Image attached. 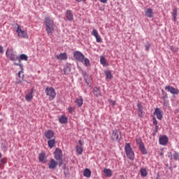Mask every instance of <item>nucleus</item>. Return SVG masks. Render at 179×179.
I'll list each match as a JSON object with an SVG mask.
<instances>
[{
  "label": "nucleus",
  "instance_id": "1",
  "mask_svg": "<svg viewBox=\"0 0 179 179\" xmlns=\"http://www.w3.org/2000/svg\"><path fill=\"white\" fill-rule=\"evenodd\" d=\"M45 31L48 36H52L55 30V24L50 17H45Z\"/></svg>",
  "mask_w": 179,
  "mask_h": 179
},
{
  "label": "nucleus",
  "instance_id": "2",
  "mask_svg": "<svg viewBox=\"0 0 179 179\" xmlns=\"http://www.w3.org/2000/svg\"><path fill=\"white\" fill-rule=\"evenodd\" d=\"M124 150L128 159H130V160H134V159H135V152H134L129 143H126Z\"/></svg>",
  "mask_w": 179,
  "mask_h": 179
},
{
  "label": "nucleus",
  "instance_id": "3",
  "mask_svg": "<svg viewBox=\"0 0 179 179\" xmlns=\"http://www.w3.org/2000/svg\"><path fill=\"white\" fill-rule=\"evenodd\" d=\"M6 56L9 58L10 61H17L18 57L16 55V52L13 51V48H8L6 52Z\"/></svg>",
  "mask_w": 179,
  "mask_h": 179
},
{
  "label": "nucleus",
  "instance_id": "4",
  "mask_svg": "<svg viewBox=\"0 0 179 179\" xmlns=\"http://www.w3.org/2000/svg\"><path fill=\"white\" fill-rule=\"evenodd\" d=\"M45 93L47 96H49V100L52 101L54 100L55 97L57 96V93L55 92V90L52 87H46Z\"/></svg>",
  "mask_w": 179,
  "mask_h": 179
},
{
  "label": "nucleus",
  "instance_id": "5",
  "mask_svg": "<svg viewBox=\"0 0 179 179\" xmlns=\"http://www.w3.org/2000/svg\"><path fill=\"white\" fill-rule=\"evenodd\" d=\"M17 36H18V37H20V38H29V35L27 34V31L22 30V29L20 26H17Z\"/></svg>",
  "mask_w": 179,
  "mask_h": 179
},
{
  "label": "nucleus",
  "instance_id": "6",
  "mask_svg": "<svg viewBox=\"0 0 179 179\" xmlns=\"http://www.w3.org/2000/svg\"><path fill=\"white\" fill-rule=\"evenodd\" d=\"M111 139L116 142H118L121 139V131L120 129H115L112 132Z\"/></svg>",
  "mask_w": 179,
  "mask_h": 179
},
{
  "label": "nucleus",
  "instance_id": "7",
  "mask_svg": "<svg viewBox=\"0 0 179 179\" xmlns=\"http://www.w3.org/2000/svg\"><path fill=\"white\" fill-rule=\"evenodd\" d=\"M73 57L75 59H76L79 62H83V60L85 59V55L81 53L80 51L74 52Z\"/></svg>",
  "mask_w": 179,
  "mask_h": 179
},
{
  "label": "nucleus",
  "instance_id": "8",
  "mask_svg": "<svg viewBox=\"0 0 179 179\" xmlns=\"http://www.w3.org/2000/svg\"><path fill=\"white\" fill-rule=\"evenodd\" d=\"M165 90H167V92H169V93H171V94H178V93H179L178 89H176L170 85L166 86Z\"/></svg>",
  "mask_w": 179,
  "mask_h": 179
},
{
  "label": "nucleus",
  "instance_id": "9",
  "mask_svg": "<svg viewBox=\"0 0 179 179\" xmlns=\"http://www.w3.org/2000/svg\"><path fill=\"white\" fill-rule=\"evenodd\" d=\"M154 115H156L157 120H162L163 119V111L159 108H156L154 111Z\"/></svg>",
  "mask_w": 179,
  "mask_h": 179
},
{
  "label": "nucleus",
  "instance_id": "10",
  "mask_svg": "<svg viewBox=\"0 0 179 179\" xmlns=\"http://www.w3.org/2000/svg\"><path fill=\"white\" fill-rule=\"evenodd\" d=\"M159 145H162V146H166L167 143H169V138L167 136H162L159 138Z\"/></svg>",
  "mask_w": 179,
  "mask_h": 179
},
{
  "label": "nucleus",
  "instance_id": "11",
  "mask_svg": "<svg viewBox=\"0 0 179 179\" xmlns=\"http://www.w3.org/2000/svg\"><path fill=\"white\" fill-rule=\"evenodd\" d=\"M57 166H58V162L54 160V159H50V161L48 163V167L50 170H55Z\"/></svg>",
  "mask_w": 179,
  "mask_h": 179
},
{
  "label": "nucleus",
  "instance_id": "12",
  "mask_svg": "<svg viewBox=\"0 0 179 179\" xmlns=\"http://www.w3.org/2000/svg\"><path fill=\"white\" fill-rule=\"evenodd\" d=\"M56 160H62V150L56 149L54 152Z\"/></svg>",
  "mask_w": 179,
  "mask_h": 179
},
{
  "label": "nucleus",
  "instance_id": "13",
  "mask_svg": "<svg viewBox=\"0 0 179 179\" xmlns=\"http://www.w3.org/2000/svg\"><path fill=\"white\" fill-rule=\"evenodd\" d=\"M155 15V13L153 12V10H152V8H147L145 10V15L146 16V17H149L150 19H151L152 17H153Z\"/></svg>",
  "mask_w": 179,
  "mask_h": 179
},
{
  "label": "nucleus",
  "instance_id": "14",
  "mask_svg": "<svg viewBox=\"0 0 179 179\" xmlns=\"http://www.w3.org/2000/svg\"><path fill=\"white\" fill-rule=\"evenodd\" d=\"M92 36H94L96 40V43H101V37L99 35V32L96 29H93L92 32Z\"/></svg>",
  "mask_w": 179,
  "mask_h": 179
},
{
  "label": "nucleus",
  "instance_id": "15",
  "mask_svg": "<svg viewBox=\"0 0 179 179\" xmlns=\"http://www.w3.org/2000/svg\"><path fill=\"white\" fill-rule=\"evenodd\" d=\"M56 57L57 59H59V61H64L65 59H68V55L65 52L57 55Z\"/></svg>",
  "mask_w": 179,
  "mask_h": 179
},
{
  "label": "nucleus",
  "instance_id": "16",
  "mask_svg": "<svg viewBox=\"0 0 179 179\" xmlns=\"http://www.w3.org/2000/svg\"><path fill=\"white\" fill-rule=\"evenodd\" d=\"M66 17L69 22H72L73 20V14L72 13V11L70 10H67L66 12Z\"/></svg>",
  "mask_w": 179,
  "mask_h": 179
},
{
  "label": "nucleus",
  "instance_id": "17",
  "mask_svg": "<svg viewBox=\"0 0 179 179\" xmlns=\"http://www.w3.org/2000/svg\"><path fill=\"white\" fill-rule=\"evenodd\" d=\"M33 93H34V90H31V91L25 96V100L27 101H31L33 100Z\"/></svg>",
  "mask_w": 179,
  "mask_h": 179
},
{
  "label": "nucleus",
  "instance_id": "18",
  "mask_svg": "<svg viewBox=\"0 0 179 179\" xmlns=\"http://www.w3.org/2000/svg\"><path fill=\"white\" fill-rule=\"evenodd\" d=\"M39 162L41 163H47V157H45V152H41L39 155Z\"/></svg>",
  "mask_w": 179,
  "mask_h": 179
},
{
  "label": "nucleus",
  "instance_id": "19",
  "mask_svg": "<svg viewBox=\"0 0 179 179\" xmlns=\"http://www.w3.org/2000/svg\"><path fill=\"white\" fill-rule=\"evenodd\" d=\"M103 173L105 177H112L113 176V171L111 169H108L107 168L103 169Z\"/></svg>",
  "mask_w": 179,
  "mask_h": 179
},
{
  "label": "nucleus",
  "instance_id": "20",
  "mask_svg": "<svg viewBox=\"0 0 179 179\" xmlns=\"http://www.w3.org/2000/svg\"><path fill=\"white\" fill-rule=\"evenodd\" d=\"M45 136L47 139H51L54 138V132L51 130H48L45 132Z\"/></svg>",
  "mask_w": 179,
  "mask_h": 179
},
{
  "label": "nucleus",
  "instance_id": "21",
  "mask_svg": "<svg viewBox=\"0 0 179 179\" xmlns=\"http://www.w3.org/2000/svg\"><path fill=\"white\" fill-rule=\"evenodd\" d=\"M63 72L64 75H69L71 73V66L68 64L64 65Z\"/></svg>",
  "mask_w": 179,
  "mask_h": 179
},
{
  "label": "nucleus",
  "instance_id": "22",
  "mask_svg": "<svg viewBox=\"0 0 179 179\" xmlns=\"http://www.w3.org/2000/svg\"><path fill=\"white\" fill-rule=\"evenodd\" d=\"M140 173L141 177H147L148 176V170L146 168L143 167L140 169Z\"/></svg>",
  "mask_w": 179,
  "mask_h": 179
},
{
  "label": "nucleus",
  "instance_id": "23",
  "mask_svg": "<svg viewBox=\"0 0 179 179\" xmlns=\"http://www.w3.org/2000/svg\"><path fill=\"white\" fill-rule=\"evenodd\" d=\"M28 59H29V57H27V55H26L24 54H22L18 57L17 61H19V62H20L21 61H28Z\"/></svg>",
  "mask_w": 179,
  "mask_h": 179
},
{
  "label": "nucleus",
  "instance_id": "24",
  "mask_svg": "<svg viewBox=\"0 0 179 179\" xmlns=\"http://www.w3.org/2000/svg\"><path fill=\"white\" fill-rule=\"evenodd\" d=\"M100 63L103 66H108V63L107 62V60L106 58L103 57V56L100 57Z\"/></svg>",
  "mask_w": 179,
  "mask_h": 179
},
{
  "label": "nucleus",
  "instance_id": "25",
  "mask_svg": "<svg viewBox=\"0 0 179 179\" xmlns=\"http://www.w3.org/2000/svg\"><path fill=\"white\" fill-rule=\"evenodd\" d=\"M93 93H94V96H96V97H99V96H101V92L100 91V89H99L96 87H95L93 89Z\"/></svg>",
  "mask_w": 179,
  "mask_h": 179
},
{
  "label": "nucleus",
  "instance_id": "26",
  "mask_svg": "<svg viewBox=\"0 0 179 179\" xmlns=\"http://www.w3.org/2000/svg\"><path fill=\"white\" fill-rule=\"evenodd\" d=\"M75 103L76 104H77L78 107H82V106L83 105V99H82V97H80L75 101Z\"/></svg>",
  "mask_w": 179,
  "mask_h": 179
},
{
  "label": "nucleus",
  "instance_id": "27",
  "mask_svg": "<svg viewBox=\"0 0 179 179\" xmlns=\"http://www.w3.org/2000/svg\"><path fill=\"white\" fill-rule=\"evenodd\" d=\"M83 176L89 178L92 176V171H90L89 169H86L84 170Z\"/></svg>",
  "mask_w": 179,
  "mask_h": 179
},
{
  "label": "nucleus",
  "instance_id": "28",
  "mask_svg": "<svg viewBox=\"0 0 179 179\" xmlns=\"http://www.w3.org/2000/svg\"><path fill=\"white\" fill-rule=\"evenodd\" d=\"M48 145L50 149L55 146V139H51L48 141Z\"/></svg>",
  "mask_w": 179,
  "mask_h": 179
},
{
  "label": "nucleus",
  "instance_id": "29",
  "mask_svg": "<svg viewBox=\"0 0 179 179\" xmlns=\"http://www.w3.org/2000/svg\"><path fill=\"white\" fill-rule=\"evenodd\" d=\"M139 150L143 155H147L148 151L146 150V148H145V145L143 144V145H140Z\"/></svg>",
  "mask_w": 179,
  "mask_h": 179
},
{
  "label": "nucleus",
  "instance_id": "30",
  "mask_svg": "<svg viewBox=\"0 0 179 179\" xmlns=\"http://www.w3.org/2000/svg\"><path fill=\"white\" fill-rule=\"evenodd\" d=\"M76 149L78 155H82L83 153V147L82 145H77Z\"/></svg>",
  "mask_w": 179,
  "mask_h": 179
},
{
  "label": "nucleus",
  "instance_id": "31",
  "mask_svg": "<svg viewBox=\"0 0 179 179\" xmlns=\"http://www.w3.org/2000/svg\"><path fill=\"white\" fill-rule=\"evenodd\" d=\"M59 122L61 124H66V122H68V118L65 116H61L59 118Z\"/></svg>",
  "mask_w": 179,
  "mask_h": 179
},
{
  "label": "nucleus",
  "instance_id": "32",
  "mask_svg": "<svg viewBox=\"0 0 179 179\" xmlns=\"http://www.w3.org/2000/svg\"><path fill=\"white\" fill-rule=\"evenodd\" d=\"M105 75H106V79H113V75L111 74V71H105Z\"/></svg>",
  "mask_w": 179,
  "mask_h": 179
},
{
  "label": "nucleus",
  "instance_id": "33",
  "mask_svg": "<svg viewBox=\"0 0 179 179\" xmlns=\"http://www.w3.org/2000/svg\"><path fill=\"white\" fill-rule=\"evenodd\" d=\"M137 108L138 110V113H140L141 114H142V111H143V107H142V103H141V102H138L137 103Z\"/></svg>",
  "mask_w": 179,
  "mask_h": 179
},
{
  "label": "nucleus",
  "instance_id": "34",
  "mask_svg": "<svg viewBox=\"0 0 179 179\" xmlns=\"http://www.w3.org/2000/svg\"><path fill=\"white\" fill-rule=\"evenodd\" d=\"M83 61H84V64H85V66H90V60H89V59H87V58L85 59V57H84Z\"/></svg>",
  "mask_w": 179,
  "mask_h": 179
},
{
  "label": "nucleus",
  "instance_id": "35",
  "mask_svg": "<svg viewBox=\"0 0 179 179\" xmlns=\"http://www.w3.org/2000/svg\"><path fill=\"white\" fill-rule=\"evenodd\" d=\"M162 94H163V96H162V99L164 100V101H166V99H167V93H166V92H164V90H162Z\"/></svg>",
  "mask_w": 179,
  "mask_h": 179
},
{
  "label": "nucleus",
  "instance_id": "36",
  "mask_svg": "<svg viewBox=\"0 0 179 179\" xmlns=\"http://www.w3.org/2000/svg\"><path fill=\"white\" fill-rule=\"evenodd\" d=\"M173 159H174V160H178V159H179V153L177 152V151L174 152Z\"/></svg>",
  "mask_w": 179,
  "mask_h": 179
},
{
  "label": "nucleus",
  "instance_id": "37",
  "mask_svg": "<svg viewBox=\"0 0 179 179\" xmlns=\"http://www.w3.org/2000/svg\"><path fill=\"white\" fill-rule=\"evenodd\" d=\"M85 79L86 83L89 85V83L90 82V80H92V77H90V76H87V78L85 77Z\"/></svg>",
  "mask_w": 179,
  "mask_h": 179
},
{
  "label": "nucleus",
  "instance_id": "38",
  "mask_svg": "<svg viewBox=\"0 0 179 179\" xmlns=\"http://www.w3.org/2000/svg\"><path fill=\"white\" fill-rule=\"evenodd\" d=\"M136 143L138 145V147L142 146L143 145V143L140 138L136 139Z\"/></svg>",
  "mask_w": 179,
  "mask_h": 179
},
{
  "label": "nucleus",
  "instance_id": "39",
  "mask_svg": "<svg viewBox=\"0 0 179 179\" xmlns=\"http://www.w3.org/2000/svg\"><path fill=\"white\" fill-rule=\"evenodd\" d=\"M19 66L21 69V71H19L18 76H19V78H20V74L23 73V66L22 64H20Z\"/></svg>",
  "mask_w": 179,
  "mask_h": 179
},
{
  "label": "nucleus",
  "instance_id": "40",
  "mask_svg": "<svg viewBox=\"0 0 179 179\" xmlns=\"http://www.w3.org/2000/svg\"><path fill=\"white\" fill-rule=\"evenodd\" d=\"M74 110L75 109L72 106H69L68 108V111L70 114H72V113H73Z\"/></svg>",
  "mask_w": 179,
  "mask_h": 179
},
{
  "label": "nucleus",
  "instance_id": "41",
  "mask_svg": "<svg viewBox=\"0 0 179 179\" xmlns=\"http://www.w3.org/2000/svg\"><path fill=\"white\" fill-rule=\"evenodd\" d=\"M173 17H177V8H175L173 10Z\"/></svg>",
  "mask_w": 179,
  "mask_h": 179
},
{
  "label": "nucleus",
  "instance_id": "42",
  "mask_svg": "<svg viewBox=\"0 0 179 179\" xmlns=\"http://www.w3.org/2000/svg\"><path fill=\"white\" fill-rule=\"evenodd\" d=\"M168 157L171 159L173 160V154L171 152H168Z\"/></svg>",
  "mask_w": 179,
  "mask_h": 179
},
{
  "label": "nucleus",
  "instance_id": "43",
  "mask_svg": "<svg viewBox=\"0 0 179 179\" xmlns=\"http://www.w3.org/2000/svg\"><path fill=\"white\" fill-rule=\"evenodd\" d=\"M153 124L154 125H157V120H156V117H153Z\"/></svg>",
  "mask_w": 179,
  "mask_h": 179
},
{
  "label": "nucleus",
  "instance_id": "44",
  "mask_svg": "<svg viewBox=\"0 0 179 179\" xmlns=\"http://www.w3.org/2000/svg\"><path fill=\"white\" fill-rule=\"evenodd\" d=\"M0 54H3V47L2 45H0Z\"/></svg>",
  "mask_w": 179,
  "mask_h": 179
},
{
  "label": "nucleus",
  "instance_id": "45",
  "mask_svg": "<svg viewBox=\"0 0 179 179\" xmlns=\"http://www.w3.org/2000/svg\"><path fill=\"white\" fill-rule=\"evenodd\" d=\"M110 103L112 106H115V101L110 100Z\"/></svg>",
  "mask_w": 179,
  "mask_h": 179
},
{
  "label": "nucleus",
  "instance_id": "46",
  "mask_svg": "<svg viewBox=\"0 0 179 179\" xmlns=\"http://www.w3.org/2000/svg\"><path fill=\"white\" fill-rule=\"evenodd\" d=\"M171 50L173 51V52H176V49L174 48V46H171Z\"/></svg>",
  "mask_w": 179,
  "mask_h": 179
},
{
  "label": "nucleus",
  "instance_id": "47",
  "mask_svg": "<svg viewBox=\"0 0 179 179\" xmlns=\"http://www.w3.org/2000/svg\"><path fill=\"white\" fill-rule=\"evenodd\" d=\"M155 133H157V131H159V126H158V125H156V126H155Z\"/></svg>",
  "mask_w": 179,
  "mask_h": 179
},
{
  "label": "nucleus",
  "instance_id": "48",
  "mask_svg": "<svg viewBox=\"0 0 179 179\" xmlns=\"http://www.w3.org/2000/svg\"><path fill=\"white\" fill-rule=\"evenodd\" d=\"M78 143H79L80 146H83V142H82L81 140L78 141Z\"/></svg>",
  "mask_w": 179,
  "mask_h": 179
},
{
  "label": "nucleus",
  "instance_id": "49",
  "mask_svg": "<svg viewBox=\"0 0 179 179\" xmlns=\"http://www.w3.org/2000/svg\"><path fill=\"white\" fill-rule=\"evenodd\" d=\"M150 48V45H145V50L148 51Z\"/></svg>",
  "mask_w": 179,
  "mask_h": 179
},
{
  "label": "nucleus",
  "instance_id": "50",
  "mask_svg": "<svg viewBox=\"0 0 179 179\" xmlns=\"http://www.w3.org/2000/svg\"><path fill=\"white\" fill-rule=\"evenodd\" d=\"M101 3H106L107 2V0H99Z\"/></svg>",
  "mask_w": 179,
  "mask_h": 179
},
{
  "label": "nucleus",
  "instance_id": "51",
  "mask_svg": "<svg viewBox=\"0 0 179 179\" xmlns=\"http://www.w3.org/2000/svg\"><path fill=\"white\" fill-rule=\"evenodd\" d=\"M76 2H82V1L83 2H85L86 0H76Z\"/></svg>",
  "mask_w": 179,
  "mask_h": 179
},
{
  "label": "nucleus",
  "instance_id": "52",
  "mask_svg": "<svg viewBox=\"0 0 179 179\" xmlns=\"http://www.w3.org/2000/svg\"><path fill=\"white\" fill-rule=\"evenodd\" d=\"M19 83H22V81H17V82H15V85H19Z\"/></svg>",
  "mask_w": 179,
  "mask_h": 179
},
{
  "label": "nucleus",
  "instance_id": "53",
  "mask_svg": "<svg viewBox=\"0 0 179 179\" xmlns=\"http://www.w3.org/2000/svg\"><path fill=\"white\" fill-rule=\"evenodd\" d=\"M14 65H15V66H19L20 64H19V63H14Z\"/></svg>",
  "mask_w": 179,
  "mask_h": 179
},
{
  "label": "nucleus",
  "instance_id": "54",
  "mask_svg": "<svg viewBox=\"0 0 179 179\" xmlns=\"http://www.w3.org/2000/svg\"><path fill=\"white\" fill-rule=\"evenodd\" d=\"M177 17H173L174 22H176Z\"/></svg>",
  "mask_w": 179,
  "mask_h": 179
},
{
  "label": "nucleus",
  "instance_id": "55",
  "mask_svg": "<svg viewBox=\"0 0 179 179\" xmlns=\"http://www.w3.org/2000/svg\"><path fill=\"white\" fill-rule=\"evenodd\" d=\"M1 157H2V154H1V152H0V159H1Z\"/></svg>",
  "mask_w": 179,
  "mask_h": 179
}]
</instances>
